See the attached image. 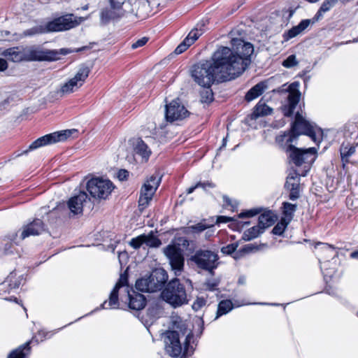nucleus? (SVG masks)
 <instances>
[{"label": "nucleus", "instance_id": "1", "mask_svg": "<svg viewBox=\"0 0 358 358\" xmlns=\"http://www.w3.org/2000/svg\"><path fill=\"white\" fill-rule=\"evenodd\" d=\"M232 48L219 47L210 59L193 65L189 73L193 81L201 87L227 82L241 75L251 62L253 45L241 38L233 37Z\"/></svg>", "mask_w": 358, "mask_h": 358}, {"label": "nucleus", "instance_id": "2", "mask_svg": "<svg viewBox=\"0 0 358 358\" xmlns=\"http://www.w3.org/2000/svg\"><path fill=\"white\" fill-rule=\"evenodd\" d=\"M120 289H123L126 294L125 297L126 299L129 300V307L131 309L139 310L145 307V299L144 296L130 289L127 283V275L123 273L120 275L119 280L110 293L108 302L104 301L102 304L103 308H115L118 306L117 295Z\"/></svg>", "mask_w": 358, "mask_h": 358}, {"label": "nucleus", "instance_id": "3", "mask_svg": "<svg viewBox=\"0 0 358 358\" xmlns=\"http://www.w3.org/2000/svg\"><path fill=\"white\" fill-rule=\"evenodd\" d=\"M192 337V331L187 329L185 322L181 320L175 322L173 330L167 331L164 338L166 353L173 357H179L182 352L180 339L184 338L185 344L187 345Z\"/></svg>", "mask_w": 358, "mask_h": 358}, {"label": "nucleus", "instance_id": "4", "mask_svg": "<svg viewBox=\"0 0 358 358\" xmlns=\"http://www.w3.org/2000/svg\"><path fill=\"white\" fill-rule=\"evenodd\" d=\"M317 130L318 133H320V129H317L313 123L308 121L301 113L298 112L292 124L290 132L277 136L275 141L278 144L282 145L284 141H286V143H294L300 135L304 134L310 136L314 142L317 143L320 141L317 138Z\"/></svg>", "mask_w": 358, "mask_h": 358}, {"label": "nucleus", "instance_id": "5", "mask_svg": "<svg viewBox=\"0 0 358 358\" xmlns=\"http://www.w3.org/2000/svg\"><path fill=\"white\" fill-rule=\"evenodd\" d=\"M85 20L83 17H77L71 14L66 15L53 20L45 26H38L25 31L26 35L42 34L45 32L62 31L74 28Z\"/></svg>", "mask_w": 358, "mask_h": 358}, {"label": "nucleus", "instance_id": "6", "mask_svg": "<svg viewBox=\"0 0 358 358\" xmlns=\"http://www.w3.org/2000/svg\"><path fill=\"white\" fill-rule=\"evenodd\" d=\"M162 298L173 308L188 303L185 287L178 279H173L168 282L162 292Z\"/></svg>", "mask_w": 358, "mask_h": 358}, {"label": "nucleus", "instance_id": "7", "mask_svg": "<svg viewBox=\"0 0 358 358\" xmlns=\"http://www.w3.org/2000/svg\"><path fill=\"white\" fill-rule=\"evenodd\" d=\"M167 280V275L164 269H155L149 275L138 279L136 288L145 292H155L161 290Z\"/></svg>", "mask_w": 358, "mask_h": 358}, {"label": "nucleus", "instance_id": "8", "mask_svg": "<svg viewBox=\"0 0 358 358\" xmlns=\"http://www.w3.org/2000/svg\"><path fill=\"white\" fill-rule=\"evenodd\" d=\"M90 73V68L85 64L80 65L73 76L61 85L57 93L60 96L76 92L85 83Z\"/></svg>", "mask_w": 358, "mask_h": 358}, {"label": "nucleus", "instance_id": "9", "mask_svg": "<svg viewBox=\"0 0 358 358\" xmlns=\"http://www.w3.org/2000/svg\"><path fill=\"white\" fill-rule=\"evenodd\" d=\"M293 143H286V141L278 144L285 152L289 153V158L296 166H301L303 163L313 162L315 160V155L317 149L309 148L307 149H299L292 145Z\"/></svg>", "mask_w": 358, "mask_h": 358}, {"label": "nucleus", "instance_id": "10", "mask_svg": "<svg viewBox=\"0 0 358 358\" xmlns=\"http://www.w3.org/2000/svg\"><path fill=\"white\" fill-rule=\"evenodd\" d=\"M70 52L71 51L66 48L57 50L41 47H30L27 48V59L29 61H55L60 59V55H66Z\"/></svg>", "mask_w": 358, "mask_h": 358}, {"label": "nucleus", "instance_id": "11", "mask_svg": "<svg viewBox=\"0 0 358 358\" xmlns=\"http://www.w3.org/2000/svg\"><path fill=\"white\" fill-rule=\"evenodd\" d=\"M198 268L210 273L219 264V256L217 252L209 250H198L190 258Z\"/></svg>", "mask_w": 358, "mask_h": 358}, {"label": "nucleus", "instance_id": "12", "mask_svg": "<svg viewBox=\"0 0 358 358\" xmlns=\"http://www.w3.org/2000/svg\"><path fill=\"white\" fill-rule=\"evenodd\" d=\"M113 182L102 178H94L87 183V189L90 195L97 199H106L113 191Z\"/></svg>", "mask_w": 358, "mask_h": 358}, {"label": "nucleus", "instance_id": "13", "mask_svg": "<svg viewBox=\"0 0 358 358\" xmlns=\"http://www.w3.org/2000/svg\"><path fill=\"white\" fill-rule=\"evenodd\" d=\"M162 180V176L159 174L152 175L145 180L143 185L138 199V207L140 210H143L148 207L152 199Z\"/></svg>", "mask_w": 358, "mask_h": 358}, {"label": "nucleus", "instance_id": "14", "mask_svg": "<svg viewBox=\"0 0 358 358\" xmlns=\"http://www.w3.org/2000/svg\"><path fill=\"white\" fill-rule=\"evenodd\" d=\"M77 132L78 131L76 129H67L46 134L34 141L29 145V149L34 150L43 146L64 141L71 135Z\"/></svg>", "mask_w": 358, "mask_h": 358}, {"label": "nucleus", "instance_id": "15", "mask_svg": "<svg viewBox=\"0 0 358 358\" xmlns=\"http://www.w3.org/2000/svg\"><path fill=\"white\" fill-rule=\"evenodd\" d=\"M189 115V112L179 99L173 100L165 108V119L170 123L180 121Z\"/></svg>", "mask_w": 358, "mask_h": 358}, {"label": "nucleus", "instance_id": "16", "mask_svg": "<svg viewBox=\"0 0 358 358\" xmlns=\"http://www.w3.org/2000/svg\"><path fill=\"white\" fill-rule=\"evenodd\" d=\"M164 253L175 274L179 275L184 267L185 259L182 250L176 245H169L164 249Z\"/></svg>", "mask_w": 358, "mask_h": 358}, {"label": "nucleus", "instance_id": "17", "mask_svg": "<svg viewBox=\"0 0 358 358\" xmlns=\"http://www.w3.org/2000/svg\"><path fill=\"white\" fill-rule=\"evenodd\" d=\"M44 231V224L41 220H35L32 222L24 225L18 230L17 233L12 235L11 240L18 243L20 241L29 237L30 236H37Z\"/></svg>", "mask_w": 358, "mask_h": 358}, {"label": "nucleus", "instance_id": "18", "mask_svg": "<svg viewBox=\"0 0 358 358\" xmlns=\"http://www.w3.org/2000/svg\"><path fill=\"white\" fill-rule=\"evenodd\" d=\"M162 244L161 241L151 231L148 234H141L131 239L129 245L134 249H139L142 245H145L150 248H158Z\"/></svg>", "mask_w": 358, "mask_h": 358}, {"label": "nucleus", "instance_id": "19", "mask_svg": "<svg viewBox=\"0 0 358 358\" xmlns=\"http://www.w3.org/2000/svg\"><path fill=\"white\" fill-rule=\"evenodd\" d=\"M296 87L297 85L295 83H292L289 86L288 106H285L283 108L285 116H291L299 101L301 94Z\"/></svg>", "mask_w": 358, "mask_h": 358}, {"label": "nucleus", "instance_id": "20", "mask_svg": "<svg viewBox=\"0 0 358 358\" xmlns=\"http://www.w3.org/2000/svg\"><path fill=\"white\" fill-rule=\"evenodd\" d=\"M299 184L300 178L298 174L295 171L290 173L287 178L285 187L290 192L289 199L292 201L299 197Z\"/></svg>", "mask_w": 358, "mask_h": 358}, {"label": "nucleus", "instance_id": "21", "mask_svg": "<svg viewBox=\"0 0 358 358\" xmlns=\"http://www.w3.org/2000/svg\"><path fill=\"white\" fill-rule=\"evenodd\" d=\"M315 21L313 20H303L301 22L285 32L282 35L283 41H287L289 39L297 36L298 35L303 33L310 24H314Z\"/></svg>", "mask_w": 358, "mask_h": 358}, {"label": "nucleus", "instance_id": "22", "mask_svg": "<svg viewBox=\"0 0 358 358\" xmlns=\"http://www.w3.org/2000/svg\"><path fill=\"white\" fill-rule=\"evenodd\" d=\"M87 199V194L85 192H80L78 195L71 197L68 202V207L71 212L74 215L82 213L83 203Z\"/></svg>", "mask_w": 358, "mask_h": 358}, {"label": "nucleus", "instance_id": "23", "mask_svg": "<svg viewBox=\"0 0 358 358\" xmlns=\"http://www.w3.org/2000/svg\"><path fill=\"white\" fill-rule=\"evenodd\" d=\"M202 35L201 30L197 29H192L183 41L178 45L175 50V53L177 55L182 53L187 49L192 44L196 41L200 36Z\"/></svg>", "mask_w": 358, "mask_h": 358}, {"label": "nucleus", "instance_id": "24", "mask_svg": "<svg viewBox=\"0 0 358 358\" xmlns=\"http://www.w3.org/2000/svg\"><path fill=\"white\" fill-rule=\"evenodd\" d=\"M4 55L7 57L8 59L14 62L27 60V48L21 50L18 47H14L6 50L4 52Z\"/></svg>", "mask_w": 358, "mask_h": 358}, {"label": "nucleus", "instance_id": "25", "mask_svg": "<svg viewBox=\"0 0 358 358\" xmlns=\"http://www.w3.org/2000/svg\"><path fill=\"white\" fill-rule=\"evenodd\" d=\"M134 151L136 155L141 157L143 162H147L151 150L141 139H136L134 143Z\"/></svg>", "mask_w": 358, "mask_h": 358}, {"label": "nucleus", "instance_id": "26", "mask_svg": "<svg viewBox=\"0 0 358 358\" xmlns=\"http://www.w3.org/2000/svg\"><path fill=\"white\" fill-rule=\"evenodd\" d=\"M277 220L276 215L271 211L267 210L259 217V224L262 229H266L273 225Z\"/></svg>", "mask_w": 358, "mask_h": 358}, {"label": "nucleus", "instance_id": "27", "mask_svg": "<svg viewBox=\"0 0 358 358\" xmlns=\"http://www.w3.org/2000/svg\"><path fill=\"white\" fill-rule=\"evenodd\" d=\"M267 89L265 83L261 82L252 87L246 94L245 99L248 101H251L262 95L264 92Z\"/></svg>", "mask_w": 358, "mask_h": 358}, {"label": "nucleus", "instance_id": "28", "mask_svg": "<svg viewBox=\"0 0 358 358\" xmlns=\"http://www.w3.org/2000/svg\"><path fill=\"white\" fill-rule=\"evenodd\" d=\"M273 109L260 101L255 108L252 113V119H257L259 117L271 114Z\"/></svg>", "mask_w": 358, "mask_h": 358}, {"label": "nucleus", "instance_id": "29", "mask_svg": "<svg viewBox=\"0 0 358 358\" xmlns=\"http://www.w3.org/2000/svg\"><path fill=\"white\" fill-rule=\"evenodd\" d=\"M30 342H27L17 349L13 350L8 356V358H24L30 353Z\"/></svg>", "mask_w": 358, "mask_h": 358}, {"label": "nucleus", "instance_id": "30", "mask_svg": "<svg viewBox=\"0 0 358 358\" xmlns=\"http://www.w3.org/2000/svg\"><path fill=\"white\" fill-rule=\"evenodd\" d=\"M337 3L336 0H324L313 20L317 22L323 17V14L330 10Z\"/></svg>", "mask_w": 358, "mask_h": 358}, {"label": "nucleus", "instance_id": "31", "mask_svg": "<svg viewBox=\"0 0 358 358\" xmlns=\"http://www.w3.org/2000/svg\"><path fill=\"white\" fill-rule=\"evenodd\" d=\"M111 6L110 8H106L101 12V20L103 23H107L110 20L116 19L119 17L118 10Z\"/></svg>", "mask_w": 358, "mask_h": 358}, {"label": "nucleus", "instance_id": "32", "mask_svg": "<svg viewBox=\"0 0 358 358\" xmlns=\"http://www.w3.org/2000/svg\"><path fill=\"white\" fill-rule=\"evenodd\" d=\"M264 231V229H262L261 226L258 224L257 226L252 227L246 230L243 234V239L247 241H251L262 234Z\"/></svg>", "mask_w": 358, "mask_h": 358}, {"label": "nucleus", "instance_id": "33", "mask_svg": "<svg viewBox=\"0 0 358 358\" xmlns=\"http://www.w3.org/2000/svg\"><path fill=\"white\" fill-rule=\"evenodd\" d=\"M356 151L355 146L347 144H342L340 148L341 156L343 161L348 162V158Z\"/></svg>", "mask_w": 358, "mask_h": 358}, {"label": "nucleus", "instance_id": "34", "mask_svg": "<svg viewBox=\"0 0 358 358\" xmlns=\"http://www.w3.org/2000/svg\"><path fill=\"white\" fill-rule=\"evenodd\" d=\"M233 308L232 302L229 300H224L220 302L218 305L216 318L228 313Z\"/></svg>", "mask_w": 358, "mask_h": 358}, {"label": "nucleus", "instance_id": "35", "mask_svg": "<svg viewBox=\"0 0 358 358\" xmlns=\"http://www.w3.org/2000/svg\"><path fill=\"white\" fill-rule=\"evenodd\" d=\"M203 89L201 91V101L202 103H209L213 100V93L211 86L202 87Z\"/></svg>", "mask_w": 358, "mask_h": 358}, {"label": "nucleus", "instance_id": "36", "mask_svg": "<svg viewBox=\"0 0 358 358\" xmlns=\"http://www.w3.org/2000/svg\"><path fill=\"white\" fill-rule=\"evenodd\" d=\"M296 205L292 204L288 202H285L283 203V213L285 215V218L289 220L290 222L293 217L294 213L296 210Z\"/></svg>", "mask_w": 358, "mask_h": 358}, {"label": "nucleus", "instance_id": "37", "mask_svg": "<svg viewBox=\"0 0 358 358\" xmlns=\"http://www.w3.org/2000/svg\"><path fill=\"white\" fill-rule=\"evenodd\" d=\"M290 222L287 218H282L280 222H279L273 229L272 231L275 235H281L285 230L287 226L289 224Z\"/></svg>", "mask_w": 358, "mask_h": 358}, {"label": "nucleus", "instance_id": "38", "mask_svg": "<svg viewBox=\"0 0 358 358\" xmlns=\"http://www.w3.org/2000/svg\"><path fill=\"white\" fill-rule=\"evenodd\" d=\"M212 226H213V224L208 225V224H206L205 223L199 222L195 225H192V226L188 227L187 230V231H191L193 232L199 233V232H201V231H204L205 229H206Z\"/></svg>", "mask_w": 358, "mask_h": 358}, {"label": "nucleus", "instance_id": "39", "mask_svg": "<svg viewBox=\"0 0 358 358\" xmlns=\"http://www.w3.org/2000/svg\"><path fill=\"white\" fill-rule=\"evenodd\" d=\"M299 64L296 60V57L294 55H289L285 60L282 62V66L286 68H292L296 66Z\"/></svg>", "mask_w": 358, "mask_h": 358}, {"label": "nucleus", "instance_id": "40", "mask_svg": "<svg viewBox=\"0 0 358 358\" xmlns=\"http://www.w3.org/2000/svg\"><path fill=\"white\" fill-rule=\"evenodd\" d=\"M238 247V243H234L231 244H229L227 246H224L221 248V252L224 255H231L236 250Z\"/></svg>", "mask_w": 358, "mask_h": 358}, {"label": "nucleus", "instance_id": "41", "mask_svg": "<svg viewBox=\"0 0 358 358\" xmlns=\"http://www.w3.org/2000/svg\"><path fill=\"white\" fill-rule=\"evenodd\" d=\"M206 301L202 297H197L192 307L195 311H198L206 305Z\"/></svg>", "mask_w": 358, "mask_h": 358}, {"label": "nucleus", "instance_id": "42", "mask_svg": "<svg viewBox=\"0 0 358 358\" xmlns=\"http://www.w3.org/2000/svg\"><path fill=\"white\" fill-rule=\"evenodd\" d=\"M259 213V210L257 209H250L244 212L241 213L238 215V217L240 218H245V217H251L256 215H257Z\"/></svg>", "mask_w": 358, "mask_h": 358}, {"label": "nucleus", "instance_id": "43", "mask_svg": "<svg viewBox=\"0 0 358 358\" xmlns=\"http://www.w3.org/2000/svg\"><path fill=\"white\" fill-rule=\"evenodd\" d=\"M148 41L147 37H143L138 40H137L135 43L131 45L132 49H136L140 47L143 46Z\"/></svg>", "mask_w": 358, "mask_h": 358}, {"label": "nucleus", "instance_id": "44", "mask_svg": "<svg viewBox=\"0 0 358 358\" xmlns=\"http://www.w3.org/2000/svg\"><path fill=\"white\" fill-rule=\"evenodd\" d=\"M322 249V251L324 253H327V255H329V257L334 256V253H335L334 248L333 247H331V245H329L328 244H324Z\"/></svg>", "mask_w": 358, "mask_h": 358}, {"label": "nucleus", "instance_id": "45", "mask_svg": "<svg viewBox=\"0 0 358 358\" xmlns=\"http://www.w3.org/2000/svg\"><path fill=\"white\" fill-rule=\"evenodd\" d=\"M217 284L218 282L215 280H208L205 282L204 286L206 287V289L212 291L215 289Z\"/></svg>", "mask_w": 358, "mask_h": 358}, {"label": "nucleus", "instance_id": "46", "mask_svg": "<svg viewBox=\"0 0 358 358\" xmlns=\"http://www.w3.org/2000/svg\"><path fill=\"white\" fill-rule=\"evenodd\" d=\"M117 178L121 180H125L129 176V172L127 170L121 169L117 172Z\"/></svg>", "mask_w": 358, "mask_h": 358}, {"label": "nucleus", "instance_id": "47", "mask_svg": "<svg viewBox=\"0 0 358 358\" xmlns=\"http://www.w3.org/2000/svg\"><path fill=\"white\" fill-rule=\"evenodd\" d=\"M9 178V171L7 169L0 168V183Z\"/></svg>", "mask_w": 358, "mask_h": 358}, {"label": "nucleus", "instance_id": "48", "mask_svg": "<svg viewBox=\"0 0 358 358\" xmlns=\"http://www.w3.org/2000/svg\"><path fill=\"white\" fill-rule=\"evenodd\" d=\"M125 0H110V5L115 9H120Z\"/></svg>", "mask_w": 358, "mask_h": 358}, {"label": "nucleus", "instance_id": "49", "mask_svg": "<svg viewBox=\"0 0 358 358\" xmlns=\"http://www.w3.org/2000/svg\"><path fill=\"white\" fill-rule=\"evenodd\" d=\"M206 185H208V187H214V185H213V184H211V183H208V184H201V183H198L196 186H194V187H191L188 188V189H187V194H191V193H192V192H194V190L196 187H203V188H205V187H206Z\"/></svg>", "mask_w": 358, "mask_h": 358}, {"label": "nucleus", "instance_id": "50", "mask_svg": "<svg viewBox=\"0 0 358 358\" xmlns=\"http://www.w3.org/2000/svg\"><path fill=\"white\" fill-rule=\"evenodd\" d=\"M255 250H257V247L253 244H248L243 248L242 252L248 253L252 252Z\"/></svg>", "mask_w": 358, "mask_h": 358}, {"label": "nucleus", "instance_id": "51", "mask_svg": "<svg viewBox=\"0 0 358 358\" xmlns=\"http://www.w3.org/2000/svg\"><path fill=\"white\" fill-rule=\"evenodd\" d=\"M233 219L230 217L227 216H218L217 217L216 223H227L231 221Z\"/></svg>", "mask_w": 358, "mask_h": 358}, {"label": "nucleus", "instance_id": "52", "mask_svg": "<svg viewBox=\"0 0 358 358\" xmlns=\"http://www.w3.org/2000/svg\"><path fill=\"white\" fill-rule=\"evenodd\" d=\"M8 68L7 62L4 59H0V71H3Z\"/></svg>", "mask_w": 358, "mask_h": 358}, {"label": "nucleus", "instance_id": "53", "mask_svg": "<svg viewBox=\"0 0 358 358\" xmlns=\"http://www.w3.org/2000/svg\"><path fill=\"white\" fill-rule=\"evenodd\" d=\"M350 256L352 258L358 259V251L352 252Z\"/></svg>", "mask_w": 358, "mask_h": 358}, {"label": "nucleus", "instance_id": "54", "mask_svg": "<svg viewBox=\"0 0 358 358\" xmlns=\"http://www.w3.org/2000/svg\"><path fill=\"white\" fill-rule=\"evenodd\" d=\"M227 136H226V138H223V142H222V146L220 148V149H222V148L225 147L226 145H227Z\"/></svg>", "mask_w": 358, "mask_h": 358}, {"label": "nucleus", "instance_id": "55", "mask_svg": "<svg viewBox=\"0 0 358 358\" xmlns=\"http://www.w3.org/2000/svg\"><path fill=\"white\" fill-rule=\"evenodd\" d=\"M337 3L341 2L343 3H346L347 2L350 1V0H336Z\"/></svg>", "mask_w": 358, "mask_h": 358}, {"label": "nucleus", "instance_id": "56", "mask_svg": "<svg viewBox=\"0 0 358 358\" xmlns=\"http://www.w3.org/2000/svg\"><path fill=\"white\" fill-rule=\"evenodd\" d=\"M325 266V262H324L323 264H321V268L322 269L323 267Z\"/></svg>", "mask_w": 358, "mask_h": 358}, {"label": "nucleus", "instance_id": "57", "mask_svg": "<svg viewBox=\"0 0 358 358\" xmlns=\"http://www.w3.org/2000/svg\"><path fill=\"white\" fill-rule=\"evenodd\" d=\"M231 34L233 36H235V34H236L235 31H231Z\"/></svg>", "mask_w": 358, "mask_h": 358}, {"label": "nucleus", "instance_id": "58", "mask_svg": "<svg viewBox=\"0 0 358 358\" xmlns=\"http://www.w3.org/2000/svg\"><path fill=\"white\" fill-rule=\"evenodd\" d=\"M357 5H358V1H357Z\"/></svg>", "mask_w": 358, "mask_h": 358}]
</instances>
